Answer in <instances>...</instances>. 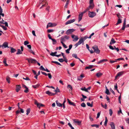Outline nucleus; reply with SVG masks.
<instances>
[{
  "instance_id": "nucleus-33",
  "label": "nucleus",
  "mask_w": 129,
  "mask_h": 129,
  "mask_svg": "<svg viewBox=\"0 0 129 129\" xmlns=\"http://www.w3.org/2000/svg\"><path fill=\"white\" fill-rule=\"evenodd\" d=\"M30 108H27L26 110V114L28 115L30 113Z\"/></svg>"
},
{
  "instance_id": "nucleus-44",
  "label": "nucleus",
  "mask_w": 129,
  "mask_h": 129,
  "mask_svg": "<svg viewBox=\"0 0 129 129\" xmlns=\"http://www.w3.org/2000/svg\"><path fill=\"white\" fill-rule=\"evenodd\" d=\"M109 113L110 116H111L112 115L113 113V112L111 109H110L109 110Z\"/></svg>"
},
{
  "instance_id": "nucleus-3",
  "label": "nucleus",
  "mask_w": 129,
  "mask_h": 129,
  "mask_svg": "<svg viewBox=\"0 0 129 129\" xmlns=\"http://www.w3.org/2000/svg\"><path fill=\"white\" fill-rule=\"evenodd\" d=\"M26 60H27L28 62L29 63H35L37 62V61L35 59L32 58H27Z\"/></svg>"
},
{
  "instance_id": "nucleus-25",
  "label": "nucleus",
  "mask_w": 129,
  "mask_h": 129,
  "mask_svg": "<svg viewBox=\"0 0 129 129\" xmlns=\"http://www.w3.org/2000/svg\"><path fill=\"white\" fill-rule=\"evenodd\" d=\"M22 53V52L20 50V49H17V52L16 53V54L18 55L19 54H21Z\"/></svg>"
},
{
  "instance_id": "nucleus-29",
  "label": "nucleus",
  "mask_w": 129,
  "mask_h": 129,
  "mask_svg": "<svg viewBox=\"0 0 129 129\" xmlns=\"http://www.w3.org/2000/svg\"><path fill=\"white\" fill-rule=\"evenodd\" d=\"M91 9H92L94 7L93 3H89V6Z\"/></svg>"
},
{
  "instance_id": "nucleus-60",
  "label": "nucleus",
  "mask_w": 129,
  "mask_h": 129,
  "mask_svg": "<svg viewBox=\"0 0 129 129\" xmlns=\"http://www.w3.org/2000/svg\"><path fill=\"white\" fill-rule=\"evenodd\" d=\"M29 52L31 53H32L34 55H35V53L31 49H30L29 50Z\"/></svg>"
},
{
  "instance_id": "nucleus-38",
  "label": "nucleus",
  "mask_w": 129,
  "mask_h": 129,
  "mask_svg": "<svg viewBox=\"0 0 129 129\" xmlns=\"http://www.w3.org/2000/svg\"><path fill=\"white\" fill-rule=\"evenodd\" d=\"M51 40L53 42V44H55L56 43H57L55 39H52Z\"/></svg>"
},
{
  "instance_id": "nucleus-26",
  "label": "nucleus",
  "mask_w": 129,
  "mask_h": 129,
  "mask_svg": "<svg viewBox=\"0 0 129 129\" xmlns=\"http://www.w3.org/2000/svg\"><path fill=\"white\" fill-rule=\"evenodd\" d=\"M0 23L2 24H5V26L8 27V23L7 22H2V21H0Z\"/></svg>"
},
{
  "instance_id": "nucleus-32",
  "label": "nucleus",
  "mask_w": 129,
  "mask_h": 129,
  "mask_svg": "<svg viewBox=\"0 0 129 129\" xmlns=\"http://www.w3.org/2000/svg\"><path fill=\"white\" fill-rule=\"evenodd\" d=\"M108 120L107 119V117H105V122L104 123V125L105 126H106L107 125V123L108 122Z\"/></svg>"
},
{
  "instance_id": "nucleus-27",
  "label": "nucleus",
  "mask_w": 129,
  "mask_h": 129,
  "mask_svg": "<svg viewBox=\"0 0 129 129\" xmlns=\"http://www.w3.org/2000/svg\"><path fill=\"white\" fill-rule=\"evenodd\" d=\"M121 22H122V21H121V20L120 19V18H119L118 19L117 22L116 23V25H118V24H119L121 23Z\"/></svg>"
},
{
  "instance_id": "nucleus-56",
  "label": "nucleus",
  "mask_w": 129,
  "mask_h": 129,
  "mask_svg": "<svg viewBox=\"0 0 129 129\" xmlns=\"http://www.w3.org/2000/svg\"><path fill=\"white\" fill-rule=\"evenodd\" d=\"M126 27V25H123L122 27L121 28V30H124Z\"/></svg>"
},
{
  "instance_id": "nucleus-57",
  "label": "nucleus",
  "mask_w": 129,
  "mask_h": 129,
  "mask_svg": "<svg viewBox=\"0 0 129 129\" xmlns=\"http://www.w3.org/2000/svg\"><path fill=\"white\" fill-rule=\"evenodd\" d=\"M109 47L110 49L111 50H113L114 49V48L111 45L109 46Z\"/></svg>"
},
{
  "instance_id": "nucleus-4",
  "label": "nucleus",
  "mask_w": 129,
  "mask_h": 129,
  "mask_svg": "<svg viewBox=\"0 0 129 129\" xmlns=\"http://www.w3.org/2000/svg\"><path fill=\"white\" fill-rule=\"evenodd\" d=\"M75 30V29H71L68 30L66 32V34L67 35H69L74 32Z\"/></svg>"
},
{
  "instance_id": "nucleus-53",
  "label": "nucleus",
  "mask_w": 129,
  "mask_h": 129,
  "mask_svg": "<svg viewBox=\"0 0 129 129\" xmlns=\"http://www.w3.org/2000/svg\"><path fill=\"white\" fill-rule=\"evenodd\" d=\"M47 75L48 76V77L50 79H51L52 78V76L50 73H48Z\"/></svg>"
},
{
  "instance_id": "nucleus-47",
  "label": "nucleus",
  "mask_w": 129,
  "mask_h": 129,
  "mask_svg": "<svg viewBox=\"0 0 129 129\" xmlns=\"http://www.w3.org/2000/svg\"><path fill=\"white\" fill-rule=\"evenodd\" d=\"M81 106L83 107H86V105L84 103H81Z\"/></svg>"
},
{
  "instance_id": "nucleus-31",
  "label": "nucleus",
  "mask_w": 129,
  "mask_h": 129,
  "mask_svg": "<svg viewBox=\"0 0 129 129\" xmlns=\"http://www.w3.org/2000/svg\"><path fill=\"white\" fill-rule=\"evenodd\" d=\"M80 89L83 91H84L86 92H88L89 91L87 89V88H86L85 87L83 88H81Z\"/></svg>"
},
{
  "instance_id": "nucleus-55",
  "label": "nucleus",
  "mask_w": 129,
  "mask_h": 129,
  "mask_svg": "<svg viewBox=\"0 0 129 129\" xmlns=\"http://www.w3.org/2000/svg\"><path fill=\"white\" fill-rule=\"evenodd\" d=\"M119 110L118 111V114H119L120 113H121L122 114L121 108H119Z\"/></svg>"
},
{
  "instance_id": "nucleus-63",
  "label": "nucleus",
  "mask_w": 129,
  "mask_h": 129,
  "mask_svg": "<svg viewBox=\"0 0 129 129\" xmlns=\"http://www.w3.org/2000/svg\"><path fill=\"white\" fill-rule=\"evenodd\" d=\"M25 88H26V89H25L24 90V92H25L27 93L28 92V89L27 87Z\"/></svg>"
},
{
  "instance_id": "nucleus-16",
  "label": "nucleus",
  "mask_w": 129,
  "mask_h": 129,
  "mask_svg": "<svg viewBox=\"0 0 129 129\" xmlns=\"http://www.w3.org/2000/svg\"><path fill=\"white\" fill-rule=\"evenodd\" d=\"M55 102L57 106L59 107H62V104L59 103V102H58L57 100Z\"/></svg>"
},
{
  "instance_id": "nucleus-1",
  "label": "nucleus",
  "mask_w": 129,
  "mask_h": 129,
  "mask_svg": "<svg viewBox=\"0 0 129 129\" xmlns=\"http://www.w3.org/2000/svg\"><path fill=\"white\" fill-rule=\"evenodd\" d=\"M70 37L68 36L65 35L61 37L60 39V42H65L66 40L69 39Z\"/></svg>"
},
{
  "instance_id": "nucleus-22",
  "label": "nucleus",
  "mask_w": 129,
  "mask_h": 129,
  "mask_svg": "<svg viewBox=\"0 0 129 129\" xmlns=\"http://www.w3.org/2000/svg\"><path fill=\"white\" fill-rule=\"evenodd\" d=\"M103 74L100 72H98L96 74V76L98 77H99L103 75Z\"/></svg>"
},
{
  "instance_id": "nucleus-18",
  "label": "nucleus",
  "mask_w": 129,
  "mask_h": 129,
  "mask_svg": "<svg viewBox=\"0 0 129 129\" xmlns=\"http://www.w3.org/2000/svg\"><path fill=\"white\" fill-rule=\"evenodd\" d=\"M110 125L112 129L115 128V126L113 122H111L110 123Z\"/></svg>"
},
{
  "instance_id": "nucleus-62",
  "label": "nucleus",
  "mask_w": 129,
  "mask_h": 129,
  "mask_svg": "<svg viewBox=\"0 0 129 129\" xmlns=\"http://www.w3.org/2000/svg\"><path fill=\"white\" fill-rule=\"evenodd\" d=\"M50 55L52 56H55L56 54H55L54 52H52L50 54Z\"/></svg>"
},
{
  "instance_id": "nucleus-40",
  "label": "nucleus",
  "mask_w": 129,
  "mask_h": 129,
  "mask_svg": "<svg viewBox=\"0 0 129 129\" xmlns=\"http://www.w3.org/2000/svg\"><path fill=\"white\" fill-rule=\"evenodd\" d=\"M54 31V30L52 29H49L47 30V32L48 33L53 32Z\"/></svg>"
},
{
  "instance_id": "nucleus-46",
  "label": "nucleus",
  "mask_w": 129,
  "mask_h": 129,
  "mask_svg": "<svg viewBox=\"0 0 129 129\" xmlns=\"http://www.w3.org/2000/svg\"><path fill=\"white\" fill-rule=\"evenodd\" d=\"M67 87L68 88H70L71 90H72L73 88L71 85H68L67 86Z\"/></svg>"
},
{
  "instance_id": "nucleus-41",
  "label": "nucleus",
  "mask_w": 129,
  "mask_h": 129,
  "mask_svg": "<svg viewBox=\"0 0 129 129\" xmlns=\"http://www.w3.org/2000/svg\"><path fill=\"white\" fill-rule=\"evenodd\" d=\"M61 42V43L62 44L63 47L65 48H67L68 47L66 46V45L64 44V43H63V42Z\"/></svg>"
},
{
  "instance_id": "nucleus-52",
  "label": "nucleus",
  "mask_w": 129,
  "mask_h": 129,
  "mask_svg": "<svg viewBox=\"0 0 129 129\" xmlns=\"http://www.w3.org/2000/svg\"><path fill=\"white\" fill-rule=\"evenodd\" d=\"M100 114H101V112H98V113L97 114V116L96 117V119L98 118H99V117L100 116Z\"/></svg>"
},
{
  "instance_id": "nucleus-34",
  "label": "nucleus",
  "mask_w": 129,
  "mask_h": 129,
  "mask_svg": "<svg viewBox=\"0 0 129 129\" xmlns=\"http://www.w3.org/2000/svg\"><path fill=\"white\" fill-rule=\"evenodd\" d=\"M45 4H45H44V3H42V6L40 8V9H41L44 6H47L48 5V3H46Z\"/></svg>"
},
{
  "instance_id": "nucleus-21",
  "label": "nucleus",
  "mask_w": 129,
  "mask_h": 129,
  "mask_svg": "<svg viewBox=\"0 0 129 129\" xmlns=\"http://www.w3.org/2000/svg\"><path fill=\"white\" fill-rule=\"evenodd\" d=\"M84 42V41H83V39L81 38L78 42V44L80 45L82 43H83Z\"/></svg>"
},
{
  "instance_id": "nucleus-2",
  "label": "nucleus",
  "mask_w": 129,
  "mask_h": 129,
  "mask_svg": "<svg viewBox=\"0 0 129 129\" xmlns=\"http://www.w3.org/2000/svg\"><path fill=\"white\" fill-rule=\"evenodd\" d=\"M92 49L94 50V52L97 54H99L100 52V50L99 49L98 46H94L92 47Z\"/></svg>"
},
{
  "instance_id": "nucleus-51",
  "label": "nucleus",
  "mask_w": 129,
  "mask_h": 129,
  "mask_svg": "<svg viewBox=\"0 0 129 129\" xmlns=\"http://www.w3.org/2000/svg\"><path fill=\"white\" fill-rule=\"evenodd\" d=\"M58 60L61 62H62L64 61L63 59L62 58L59 59Z\"/></svg>"
},
{
  "instance_id": "nucleus-37",
  "label": "nucleus",
  "mask_w": 129,
  "mask_h": 129,
  "mask_svg": "<svg viewBox=\"0 0 129 129\" xmlns=\"http://www.w3.org/2000/svg\"><path fill=\"white\" fill-rule=\"evenodd\" d=\"M99 125H96L95 124H92L91 125V126L92 127H95L97 128H98L99 127Z\"/></svg>"
},
{
  "instance_id": "nucleus-61",
  "label": "nucleus",
  "mask_w": 129,
  "mask_h": 129,
  "mask_svg": "<svg viewBox=\"0 0 129 129\" xmlns=\"http://www.w3.org/2000/svg\"><path fill=\"white\" fill-rule=\"evenodd\" d=\"M23 79L26 80H30L29 78L27 77H26L25 78L23 77Z\"/></svg>"
},
{
  "instance_id": "nucleus-19",
  "label": "nucleus",
  "mask_w": 129,
  "mask_h": 129,
  "mask_svg": "<svg viewBox=\"0 0 129 129\" xmlns=\"http://www.w3.org/2000/svg\"><path fill=\"white\" fill-rule=\"evenodd\" d=\"M94 66L93 65H89L88 66L86 67L85 68V69L86 70L87 69H90L92 68Z\"/></svg>"
},
{
  "instance_id": "nucleus-35",
  "label": "nucleus",
  "mask_w": 129,
  "mask_h": 129,
  "mask_svg": "<svg viewBox=\"0 0 129 129\" xmlns=\"http://www.w3.org/2000/svg\"><path fill=\"white\" fill-rule=\"evenodd\" d=\"M54 91L56 93H55L56 94L57 92H60L59 90V89H58V87H57L56 90H54Z\"/></svg>"
},
{
  "instance_id": "nucleus-12",
  "label": "nucleus",
  "mask_w": 129,
  "mask_h": 129,
  "mask_svg": "<svg viewBox=\"0 0 129 129\" xmlns=\"http://www.w3.org/2000/svg\"><path fill=\"white\" fill-rule=\"evenodd\" d=\"M8 43L6 42H5L3 44L2 46V47H4V48H6L7 47L9 48V47L8 46Z\"/></svg>"
},
{
  "instance_id": "nucleus-17",
  "label": "nucleus",
  "mask_w": 129,
  "mask_h": 129,
  "mask_svg": "<svg viewBox=\"0 0 129 129\" xmlns=\"http://www.w3.org/2000/svg\"><path fill=\"white\" fill-rule=\"evenodd\" d=\"M83 13H81V14H80L79 15L78 18V22H80L82 19V17L83 16Z\"/></svg>"
},
{
  "instance_id": "nucleus-6",
  "label": "nucleus",
  "mask_w": 129,
  "mask_h": 129,
  "mask_svg": "<svg viewBox=\"0 0 129 129\" xmlns=\"http://www.w3.org/2000/svg\"><path fill=\"white\" fill-rule=\"evenodd\" d=\"M123 73L124 72L123 71H121L118 72L115 77V80H116L119 77L122 75L123 74Z\"/></svg>"
},
{
  "instance_id": "nucleus-54",
  "label": "nucleus",
  "mask_w": 129,
  "mask_h": 129,
  "mask_svg": "<svg viewBox=\"0 0 129 129\" xmlns=\"http://www.w3.org/2000/svg\"><path fill=\"white\" fill-rule=\"evenodd\" d=\"M117 16L119 18V19L120 18H122V17L121 16V15L120 13H119L117 14Z\"/></svg>"
},
{
  "instance_id": "nucleus-11",
  "label": "nucleus",
  "mask_w": 129,
  "mask_h": 129,
  "mask_svg": "<svg viewBox=\"0 0 129 129\" xmlns=\"http://www.w3.org/2000/svg\"><path fill=\"white\" fill-rule=\"evenodd\" d=\"M16 92H18L21 88V87L20 85H17L16 86Z\"/></svg>"
},
{
  "instance_id": "nucleus-20",
  "label": "nucleus",
  "mask_w": 129,
  "mask_h": 129,
  "mask_svg": "<svg viewBox=\"0 0 129 129\" xmlns=\"http://www.w3.org/2000/svg\"><path fill=\"white\" fill-rule=\"evenodd\" d=\"M116 42L114 40V39L113 38H112L110 42V45H112V44L115 43Z\"/></svg>"
},
{
  "instance_id": "nucleus-7",
  "label": "nucleus",
  "mask_w": 129,
  "mask_h": 129,
  "mask_svg": "<svg viewBox=\"0 0 129 129\" xmlns=\"http://www.w3.org/2000/svg\"><path fill=\"white\" fill-rule=\"evenodd\" d=\"M71 37L72 38L74 39L73 40V41H77L79 39V38L78 36L75 35H72L71 36Z\"/></svg>"
},
{
  "instance_id": "nucleus-45",
  "label": "nucleus",
  "mask_w": 129,
  "mask_h": 129,
  "mask_svg": "<svg viewBox=\"0 0 129 129\" xmlns=\"http://www.w3.org/2000/svg\"><path fill=\"white\" fill-rule=\"evenodd\" d=\"M68 125L71 127V129H74V128L72 126L70 123H68Z\"/></svg>"
},
{
  "instance_id": "nucleus-64",
  "label": "nucleus",
  "mask_w": 129,
  "mask_h": 129,
  "mask_svg": "<svg viewBox=\"0 0 129 129\" xmlns=\"http://www.w3.org/2000/svg\"><path fill=\"white\" fill-rule=\"evenodd\" d=\"M48 36L49 38L50 39H51V40H52V38L51 36V35L50 34H48Z\"/></svg>"
},
{
  "instance_id": "nucleus-59",
  "label": "nucleus",
  "mask_w": 129,
  "mask_h": 129,
  "mask_svg": "<svg viewBox=\"0 0 129 129\" xmlns=\"http://www.w3.org/2000/svg\"><path fill=\"white\" fill-rule=\"evenodd\" d=\"M72 44L70 45L69 46V48L68 49L69 50H70L72 47Z\"/></svg>"
},
{
  "instance_id": "nucleus-42",
  "label": "nucleus",
  "mask_w": 129,
  "mask_h": 129,
  "mask_svg": "<svg viewBox=\"0 0 129 129\" xmlns=\"http://www.w3.org/2000/svg\"><path fill=\"white\" fill-rule=\"evenodd\" d=\"M72 56L73 57H75V58H76V59L78 57L77 56V55L75 54V53L73 54H72Z\"/></svg>"
},
{
  "instance_id": "nucleus-28",
  "label": "nucleus",
  "mask_w": 129,
  "mask_h": 129,
  "mask_svg": "<svg viewBox=\"0 0 129 129\" xmlns=\"http://www.w3.org/2000/svg\"><path fill=\"white\" fill-rule=\"evenodd\" d=\"M6 61V58H5L3 61V62L5 64V66H8V64H7V63Z\"/></svg>"
},
{
  "instance_id": "nucleus-58",
  "label": "nucleus",
  "mask_w": 129,
  "mask_h": 129,
  "mask_svg": "<svg viewBox=\"0 0 129 129\" xmlns=\"http://www.w3.org/2000/svg\"><path fill=\"white\" fill-rule=\"evenodd\" d=\"M46 87H47L49 88H53V89H55L54 87L52 86H49L47 85L46 86Z\"/></svg>"
},
{
  "instance_id": "nucleus-48",
  "label": "nucleus",
  "mask_w": 129,
  "mask_h": 129,
  "mask_svg": "<svg viewBox=\"0 0 129 129\" xmlns=\"http://www.w3.org/2000/svg\"><path fill=\"white\" fill-rule=\"evenodd\" d=\"M35 104L37 105V107H39V105H40V103H38L37 101H35Z\"/></svg>"
},
{
  "instance_id": "nucleus-14",
  "label": "nucleus",
  "mask_w": 129,
  "mask_h": 129,
  "mask_svg": "<svg viewBox=\"0 0 129 129\" xmlns=\"http://www.w3.org/2000/svg\"><path fill=\"white\" fill-rule=\"evenodd\" d=\"M49 24L50 27H54L56 25V24L55 23H52L51 22H49L48 23Z\"/></svg>"
},
{
  "instance_id": "nucleus-50",
  "label": "nucleus",
  "mask_w": 129,
  "mask_h": 129,
  "mask_svg": "<svg viewBox=\"0 0 129 129\" xmlns=\"http://www.w3.org/2000/svg\"><path fill=\"white\" fill-rule=\"evenodd\" d=\"M29 44V42L27 41H25L24 42V44L25 45H26Z\"/></svg>"
},
{
  "instance_id": "nucleus-15",
  "label": "nucleus",
  "mask_w": 129,
  "mask_h": 129,
  "mask_svg": "<svg viewBox=\"0 0 129 129\" xmlns=\"http://www.w3.org/2000/svg\"><path fill=\"white\" fill-rule=\"evenodd\" d=\"M67 100L69 104L73 105V106H76L75 104V103L71 102L69 99H67Z\"/></svg>"
},
{
  "instance_id": "nucleus-43",
  "label": "nucleus",
  "mask_w": 129,
  "mask_h": 129,
  "mask_svg": "<svg viewBox=\"0 0 129 129\" xmlns=\"http://www.w3.org/2000/svg\"><path fill=\"white\" fill-rule=\"evenodd\" d=\"M87 105L88 106L90 107H93V105L92 104H90L89 102H87Z\"/></svg>"
},
{
  "instance_id": "nucleus-24",
  "label": "nucleus",
  "mask_w": 129,
  "mask_h": 129,
  "mask_svg": "<svg viewBox=\"0 0 129 129\" xmlns=\"http://www.w3.org/2000/svg\"><path fill=\"white\" fill-rule=\"evenodd\" d=\"M69 1L70 0H67L66 3V4L65 6L64 7V9H65L66 8H68V5L69 4Z\"/></svg>"
},
{
  "instance_id": "nucleus-9",
  "label": "nucleus",
  "mask_w": 129,
  "mask_h": 129,
  "mask_svg": "<svg viewBox=\"0 0 129 129\" xmlns=\"http://www.w3.org/2000/svg\"><path fill=\"white\" fill-rule=\"evenodd\" d=\"M73 120L74 122L77 123L78 125H80L81 124V121H79L78 120L76 119H73Z\"/></svg>"
},
{
  "instance_id": "nucleus-8",
  "label": "nucleus",
  "mask_w": 129,
  "mask_h": 129,
  "mask_svg": "<svg viewBox=\"0 0 129 129\" xmlns=\"http://www.w3.org/2000/svg\"><path fill=\"white\" fill-rule=\"evenodd\" d=\"M75 20L74 19H71L67 21L65 23L66 25H67L69 24H70L74 22Z\"/></svg>"
},
{
  "instance_id": "nucleus-23",
  "label": "nucleus",
  "mask_w": 129,
  "mask_h": 129,
  "mask_svg": "<svg viewBox=\"0 0 129 129\" xmlns=\"http://www.w3.org/2000/svg\"><path fill=\"white\" fill-rule=\"evenodd\" d=\"M107 59H103L100 60L99 61H98L97 63L98 64H100V63L104 61H107Z\"/></svg>"
},
{
  "instance_id": "nucleus-36",
  "label": "nucleus",
  "mask_w": 129,
  "mask_h": 129,
  "mask_svg": "<svg viewBox=\"0 0 129 129\" xmlns=\"http://www.w3.org/2000/svg\"><path fill=\"white\" fill-rule=\"evenodd\" d=\"M10 78L9 76H7L6 77V81L8 82L9 83H10Z\"/></svg>"
},
{
  "instance_id": "nucleus-39",
  "label": "nucleus",
  "mask_w": 129,
  "mask_h": 129,
  "mask_svg": "<svg viewBox=\"0 0 129 129\" xmlns=\"http://www.w3.org/2000/svg\"><path fill=\"white\" fill-rule=\"evenodd\" d=\"M105 93L107 95H109L110 94L109 90L108 89H106Z\"/></svg>"
},
{
  "instance_id": "nucleus-10",
  "label": "nucleus",
  "mask_w": 129,
  "mask_h": 129,
  "mask_svg": "<svg viewBox=\"0 0 129 129\" xmlns=\"http://www.w3.org/2000/svg\"><path fill=\"white\" fill-rule=\"evenodd\" d=\"M46 93L49 96H53L54 95L56 94V93H53L50 92L49 91H46Z\"/></svg>"
},
{
  "instance_id": "nucleus-13",
  "label": "nucleus",
  "mask_w": 129,
  "mask_h": 129,
  "mask_svg": "<svg viewBox=\"0 0 129 129\" xmlns=\"http://www.w3.org/2000/svg\"><path fill=\"white\" fill-rule=\"evenodd\" d=\"M9 48H10V52L11 53H14L16 51V50L15 49L12 47H10Z\"/></svg>"
},
{
  "instance_id": "nucleus-49",
  "label": "nucleus",
  "mask_w": 129,
  "mask_h": 129,
  "mask_svg": "<svg viewBox=\"0 0 129 129\" xmlns=\"http://www.w3.org/2000/svg\"><path fill=\"white\" fill-rule=\"evenodd\" d=\"M82 38L83 40V41H84L86 39L88 38V37L87 36H86L84 37L83 38Z\"/></svg>"
},
{
  "instance_id": "nucleus-30",
  "label": "nucleus",
  "mask_w": 129,
  "mask_h": 129,
  "mask_svg": "<svg viewBox=\"0 0 129 129\" xmlns=\"http://www.w3.org/2000/svg\"><path fill=\"white\" fill-rule=\"evenodd\" d=\"M40 86L39 84H38L37 85H33L32 87L35 88H38Z\"/></svg>"
},
{
  "instance_id": "nucleus-5",
  "label": "nucleus",
  "mask_w": 129,
  "mask_h": 129,
  "mask_svg": "<svg viewBox=\"0 0 129 129\" xmlns=\"http://www.w3.org/2000/svg\"><path fill=\"white\" fill-rule=\"evenodd\" d=\"M88 16L89 17L91 18H93L96 15V14L95 13L93 12H90L89 11L88 12Z\"/></svg>"
}]
</instances>
